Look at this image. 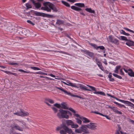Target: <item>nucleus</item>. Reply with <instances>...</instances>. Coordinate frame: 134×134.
Segmentation results:
<instances>
[{"instance_id": "nucleus-50", "label": "nucleus", "mask_w": 134, "mask_h": 134, "mask_svg": "<svg viewBox=\"0 0 134 134\" xmlns=\"http://www.w3.org/2000/svg\"><path fill=\"white\" fill-rule=\"evenodd\" d=\"M59 132L60 134H67L63 130H60Z\"/></svg>"}, {"instance_id": "nucleus-32", "label": "nucleus", "mask_w": 134, "mask_h": 134, "mask_svg": "<svg viewBox=\"0 0 134 134\" xmlns=\"http://www.w3.org/2000/svg\"><path fill=\"white\" fill-rule=\"evenodd\" d=\"M68 95H70L71 96H73V97H76L79 98L81 99L82 98V97L80 96H78V95H75L69 92V93H68Z\"/></svg>"}, {"instance_id": "nucleus-36", "label": "nucleus", "mask_w": 134, "mask_h": 134, "mask_svg": "<svg viewBox=\"0 0 134 134\" xmlns=\"http://www.w3.org/2000/svg\"><path fill=\"white\" fill-rule=\"evenodd\" d=\"M113 75L115 77H116L118 79H121L122 78V77L121 76H120L118 75H117L116 74H113Z\"/></svg>"}, {"instance_id": "nucleus-17", "label": "nucleus", "mask_w": 134, "mask_h": 134, "mask_svg": "<svg viewBox=\"0 0 134 134\" xmlns=\"http://www.w3.org/2000/svg\"><path fill=\"white\" fill-rule=\"evenodd\" d=\"M79 87L81 89L85 91H91V90L87 89V87L85 86L80 85L79 86Z\"/></svg>"}, {"instance_id": "nucleus-59", "label": "nucleus", "mask_w": 134, "mask_h": 134, "mask_svg": "<svg viewBox=\"0 0 134 134\" xmlns=\"http://www.w3.org/2000/svg\"><path fill=\"white\" fill-rule=\"evenodd\" d=\"M119 101H120L121 102L124 103H126V101H125L124 100H121V99H119L118 100Z\"/></svg>"}, {"instance_id": "nucleus-10", "label": "nucleus", "mask_w": 134, "mask_h": 134, "mask_svg": "<svg viewBox=\"0 0 134 134\" xmlns=\"http://www.w3.org/2000/svg\"><path fill=\"white\" fill-rule=\"evenodd\" d=\"M44 102L48 106L51 107V105L49 104L48 103V102L50 103L51 104H53L54 103V101L51 99L49 98H47L46 99Z\"/></svg>"}, {"instance_id": "nucleus-21", "label": "nucleus", "mask_w": 134, "mask_h": 134, "mask_svg": "<svg viewBox=\"0 0 134 134\" xmlns=\"http://www.w3.org/2000/svg\"><path fill=\"white\" fill-rule=\"evenodd\" d=\"M128 71H129V72H128V75L131 77H134V72H133L131 69H130L128 70Z\"/></svg>"}, {"instance_id": "nucleus-56", "label": "nucleus", "mask_w": 134, "mask_h": 134, "mask_svg": "<svg viewBox=\"0 0 134 134\" xmlns=\"http://www.w3.org/2000/svg\"><path fill=\"white\" fill-rule=\"evenodd\" d=\"M62 126L61 127L58 126V127H57V128L56 129V130L58 131V130H60L62 128Z\"/></svg>"}, {"instance_id": "nucleus-2", "label": "nucleus", "mask_w": 134, "mask_h": 134, "mask_svg": "<svg viewBox=\"0 0 134 134\" xmlns=\"http://www.w3.org/2000/svg\"><path fill=\"white\" fill-rule=\"evenodd\" d=\"M59 112L57 114V116L59 119L65 118L68 119L69 118V116L66 114V110L60 109L59 110Z\"/></svg>"}, {"instance_id": "nucleus-43", "label": "nucleus", "mask_w": 134, "mask_h": 134, "mask_svg": "<svg viewBox=\"0 0 134 134\" xmlns=\"http://www.w3.org/2000/svg\"><path fill=\"white\" fill-rule=\"evenodd\" d=\"M54 105L58 108H59L61 107V105L58 103H56L54 104Z\"/></svg>"}, {"instance_id": "nucleus-46", "label": "nucleus", "mask_w": 134, "mask_h": 134, "mask_svg": "<svg viewBox=\"0 0 134 134\" xmlns=\"http://www.w3.org/2000/svg\"><path fill=\"white\" fill-rule=\"evenodd\" d=\"M18 70L20 71L24 72V73H28L30 72V71H26L22 69H19Z\"/></svg>"}, {"instance_id": "nucleus-6", "label": "nucleus", "mask_w": 134, "mask_h": 134, "mask_svg": "<svg viewBox=\"0 0 134 134\" xmlns=\"http://www.w3.org/2000/svg\"><path fill=\"white\" fill-rule=\"evenodd\" d=\"M62 127L65 130V131H64L65 133L66 132L69 134H71L72 133V130L69 128L65 125L63 124Z\"/></svg>"}, {"instance_id": "nucleus-11", "label": "nucleus", "mask_w": 134, "mask_h": 134, "mask_svg": "<svg viewBox=\"0 0 134 134\" xmlns=\"http://www.w3.org/2000/svg\"><path fill=\"white\" fill-rule=\"evenodd\" d=\"M31 1L36 8L38 9L41 7V4L39 2L36 3L34 0H31Z\"/></svg>"}, {"instance_id": "nucleus-19", "label": "nucleus", "mask_w": 134, "mask_h": 134, "mask_svg": "<svg viewBox=\"0 0 134 134\" xmlns=\"http://www.w3.org/2000/svg\"><path fill=\"white\" fill-rule=\"evenodd\" d=\"M61 107L64 109H68V108L67 106V104L64 102L62 103L61 104Z\"/></svg>"}, {"instance_id": "nucleus-3", "label": "nucleus", "mask_w": 134, "mask_h": 134, "mask_svg": "<svg viewBox=\"0 0 134 134\" xmlns=\"http://www.w3.org/2000/svg\"><path fill=\"white\" fill-rule=\"evenodd\" d=\"M66 124L68 125H70L72 128L76 129L79 126L76 124H74L73 122L71 120H68L66 121Z\"/></svg>"}, {"instance_id": "nucleus-9", "label": "nucleus", "mask_w": 134, "mask_h": 134, "mask_svg": "<svg viewBox=\"0 0 134 134\" xmlns=\"http://www.w3.org/2000/svg\"><path fill=\"white\" fill-rule=\"evenodd\" d=\"M19 33L21 34L26 35L28 31L24 28H20L19 30Z\"/></svg>"}, {"instance_id": "nucleus-18", "label": "nucleus", "mask_w": 134, "mask_h": 134, "mask_svg": "<svg viewBox=\"0 0 134 134\" xmlns=\"http://www.w3.org/2000/svg\"><path fill=\"white\" fill-rule=\"evenodd\" d=\"M80 118L82 119L84 123H88L90 122V120L86 118L81 116L80 117Z\"/></svg>"}, {"instance_id": "nucleus-1", "label": "nucleus", "mask_w": 134, "mask_h": 134, "mask_svg": "<svg viewBox=\"0 0 134 134\" xmlns=\"http://www.w3.org/2000/svg\"><path fill=\"white\" fill-rule=\"evenodd\" d=\"M44 7L41 8V9L44 10L48 12H51V10L53 12H57L58 10V9L56 8L52 3L49 2H44L43 3Z\"/></svg>"}, {"instance_id": "nucleus-31", "label": "nucleus", "mask_w": 134, "mask_h": 134, "mask_svg": "<svg viewBox=\"0 0 134 134\" xmlns=\"http://www.w3.org/2000/svg\"><path fill=\"white\" fill-rule=\"evenodd\" d=\"M75 132L77 133H82L81 127L78 129L75 130Z\"/></svg>"}, {"instance_id": "nucleus-22", "label": "nucleus", "mask_w": 134, "mask_h": 134, "mask_svg": "<svg viewBox=\"0 0 134 134\" xmlns=\"http://www.w3.org/2000/svg\"><path fill=\"white\" fill-rule=\"evenodd\" d=\"M53 51V52H55V53L56 52H59L60 53H62L66 54H67L68 55H70L67 52H63V51H51V50H49V51Z\"/></svg>"}, {"instance_id": "nucleus-45", "label": "nucleus", "mask_w": 134, "mask_h": 134, "mask_svg": "<svg viewBox=\"0 0 134 134\" xmlns=\"http://www.w3.org/2000/svg\"><path fill=\"white\" fill-rule=\"evenodd\" d=\"M18 70L20 71L24 72V73H28L30 72V71H26L22 69H19Z\"/></svg>"}, {"instance_id": "nucleus-4", "label": "nucleus", "mask_w": 134, "mask_h": 134, "mask_svg": "<svg viewBox=\"0 0 134 134\" xmlns=\"http://www.w3.org/2000/svg\"><path fill=\"white\" fill-rule=\"evenodd\" d=\"M109 38L110 41L111 43L116 44H119V41L117 39L113 37L112 36H109Z\"/></svg>"}, {"instance_id": "nucleus-28", "label": "nucleus", "mask_w": 134, "mask_h": 134, "mask_svg": "<svg viewBox=\"0 0 134 134\" xmlns=\"http://www.w3.org/2000/svg\"><path fill=\"white\" fill-rule=\"evenodd\" d=\"M62 3L64 4V5H65L66 6L68 7H70V5L67 2L64 1H62Z\"/></svg>"}, {"instance_id": "nucleus-30", "label": "nucleus", "mask_w": 134, "mask_h": 134, "mask_svg": "<svg viewBox=\"0 0 134 134\" xmlns=\"http://www.w3.org/2000/svg\"><path fill=\"white\" fill-rule=\"evenodd\" d=\"M125 104H127L128 105L131 107H133V106L134 107V104L130 102L126 101Z\"/></svg>"}, {"instance_id": "nucleus-16", "label": "nucleus", "mask_w": 134, "mask_h": 134, "mask_svg": "<svg viewBox=\"0 0 134 134\" xmlns=\"http://www.w3.org/2000/svg\"><path fill=\"white\" fill-rule=\"evenodd\" d=\"M12 128H14L16 130L20 131H23V129L22 127H20L19 125L17 124H15L14 126L12 127Z\"/></svg>"}, {"instance_id": "nucleus-24", "label": "nucleus", "mask_w": 134, "mask_h": 134, "mask_svg": "<svg viewBox=\"0 0 134 134\" xmlns=\"http://www.w3.org/2000/svg\"><path fill=\"white\" fill-rule=\"evenodd\" d=\"M93 93L96 94H99L103 96H105V94L104 92L100 91L95 92H93Z\"/></svg>"}, {"instance_id": "nucleus-13", "label": "nucleus", "mask_w": 134, "mask_h": 134, "mask_svg": "<svg viewBox=\"0 0 134 134\" xmlns=\"http://www.w3.org/2000/svg\"><path fill=\"white\" fill-rule=\"evenodd\" d=\"M21 116L24 117L29 116V113L27 112L21 110Z\"/></svg>"}, {"instance_id": "nucleus-48", "label": "nucleus", "mask_w": 134, "mask_h": 134, "mask_svg": "<svg viewBox=\"0 0 134 134\" xmlns=\"http://www.w3.org/2000/svg\"><path fill=\"white\" fill-rule=\"evenodd\" d=\"M51 108L54 111V113H56L57 111L58 110L56 108L54 107H52Z\"/></svg>"}, {"instance_id": "nucleus-7", "label": "nucleus", "mask_w": 134, "mask_h": 134, "mask_svg": "<svg viewBox=\"0 0 134 134\" xmlns=\"http://www.w3.org/2000/svg\"><path fill=\"white\" fill-rule=\"evenodd\" d=\"M66 81V82H65L62 81V82L65 85L70 86L72 87L77 88V86L76 85L75 83H72L68 80Z\"/></svg>"}, {"instance_id": "nucleus-53", "label": "nucleus", "mask_w": 134, "mask_h": 134, "mask_svg": "<svg viewBox=\"0 0 134 134\" xmlns=\"http://www.w3.org/2000/svg\"><path fill=\"white\" fill-rule=\"evenodd\" d=\"M9 65H18V64L16 63H9Z\"/></svg>"}, {"instance_id": "nucleus-51", "label": "nucleus", "mask_w": 134, "mask_h": 134, "mask_svg": "<svg viewBox=\"0 0 134 134\" xmlns=\"http://www.w3.org/2000/svg\"><path fill=\"white\" fill-rule=\"evenodd\" d=\"M68 109L69 110H70V111H71L73 113H75V110H74L72 108H69Z\"/></svg>"}, {"instance_id": "nucleus-52", "label": "nucleus", "mask_w": 134, "mask_h": 134, "mask_svg": "<svg viewBox=\"0 0 134 134\" xmlns=\"http://www.w3.org/2000/svg\"><path fill=\"white\" fill-rule=\"evenodd\" d=\"M27 22L28 23L30 24L33 25H35V24L33 23L30 20H28L27 21Z\"/></svg>"}, {"instance_id": "nucleus-15", "label": "nucleus", "mask_w": 134, "mask_h": 134, "mask_svg": "<svg viewBox=\"0 0 134 134\" xmlns=\"http://www.w3.org/2000/svg\"><path fill=\"white\" fill-rule=\"evenodd\" d=\"M126 44L129 46H134V42L128 39V41H127Z\"/></svg>"}, {"instance_id": "nucleus-26", "label": "nucleus", "mask_w": 134, "mask_h": 134, "mask_svg": "<svg viewBox=\"0 0 134 134\" xmlns=\"http://www.w3.org/2000/svg\"><path fill=\"white\" fill-rule=\"evenodd\" d=\"M75 5L80 7H84L85 6L84 4L82 3H77L75 4Z\"/></svg>"}, {"instance_id": "nucleus-12", "label": "nucleus", "mask_w": 134, "mask_h": 134, "mask_svg": "<svg viewBox=\"0 0 134 134\" xmlns=\"http://www.w3.org/2000/svg\"><path fill=\"white\" fill-rule=\"evenodd\" d=\"M109 107L112 110H113L114 112L117 114H122V113L120 111H119L116 108H115L114 107H111L110 106H109Z\"/></svg>"}, {"instance_id": "nucleus-33", "label": "nucleus", "mask_w": 134, "mask_h": 134, "mask_svg": "<svg viewBox=\"0 0 134 134\" xmlns=\"http://www.w3.org/2000/svg\"><path fill=\"white\" fill-rule=\"evenodd\" d=\"M63 21L62 20H58L56 22V24L58 25H60L63 23Z\"/></svg>"}, {"instance_id": "nucleus-54", "label": "nucleus", "mask_w": 134, "mask_h": 134, "mask_svg": "<svg viewBox=\"0 0 134 134\" xmlns=\"http://www.w3.org/2000/svg\"><path fill=\"white\" fill-rule=\"evenodd\" d=\"M45 78L46 79L44 80H46V81L47 80V79H49L51 80H54V79H52V78H49L48 77H45Z\"/></svg>"}, {"instance_id": "nucleus-47", "label": "nucleus", "mask_w": 134, "mask_h": 134, "mask_svg": "<svg viewBox=\"0 0 134 134\" xmlns=\"http://www.w3.org/2000/svg\"><path fill=\"white\" fill-rule=\"evenodd\" d=\"M91 45L93 47H94L97 50L98 49V47L97 46H96L95 44H91Z\"/></svg>"}, {"instance_id": "nucleus-60", "label": "nucleus", "mask_w": 134, "mask_h": 134, "mask_svg": "<svg viewBox=\"0 0 134 134\" xmlns=\"http://www.w3.org/2000/svg\"><path fill=\"white\" fill-rule=\"evenodd\" d=\"M73 115L74 116H76V117H79L80 118V116L78 114H75V113H74L73 114Z\"/></svg>"}, {"instance_id": "nucleus-37", "label": "nucleus", "mask_w": 134, "mask_h": 134, "mask_svg": "<svg viewBox=\"0 0 134 134\" xmlns=\"http://www.w3.org/2000/svg\"><path fill=\"white\" fill-rule=\"evenodd\" d=\"M121 39L123 40H125L126 41H128V39L126 37L124 36H121Z\"/></svg>"}, {"instance_id": "nucleus-14", "label": "nucleus", "mask_w": 134, "mask_h": 134, "mask_svg": "<svg viewBox=\"0 0 134 134\" xmlns=\"http://www.w3.org/2000/svg\"><path fill=\"white\" fill-rule=\"evenodd\" d=\"M55 88L59 89L62 91L65 94L67 95L68 94V93H69V92H67L66 90H64V89L62 87H57V86H55Z\"/></svg>"}, {"instance_id": "nucleus-41", "label": "nucleus", "mask_w": 134, "mask_h": 134, "mask_svg": "<svg viewBox=\"0 0 134 134\" xmlns=\"http://www.w3.org/2000/svg\"><path fill=\"white\" fill-rule=\"evenodd\" d=\"M75 119L77 120L76 122L77 123L80 125L81 124L82 121L81 120L78 118H76Z\"/></svg>"}, {"instance_id": "nucleus-23", "label": "nucleus", "mask_w": 134, "mask_h": 134, "mask_svg": "<svg viewBox=\"0 0 134 134\" xmlns=\"http://www.w3.org/2000/svg\"><path fill=\"white\" fill-rule=\"evenodd\" d=\"M34 13L37 16H42V14H44V13H41L37 11H35L34 12Z\"/></svg>"}, {"instance_id": "nucleus-34", "label": "nucleus", "mask_w": 134, "mask_h": 134, "mask_svg": "<svg viewBox=\"0 0 134 134\" xmlns=\"http://www.w3.org/2000/svg\"><path fill=\"white\" fill-rule=\"evenodd\" d=\"M86 53L90 57H92L93 55V54L92 53L87 51L86 52Z\"/></svg>"}, {"instance_id": "nucleus-64", "label": "nucleus", "mask_w": 134, "mask_h": 134, "mask_svg": "<svg viewBox=\"0 0 134 134\" xmlns=\"http://www.w3.org/2000/svg\"><path fill=\"white\" fill-rule=\"evenodd\" d=\"M27 121L29 122H32V120H31V119H29L28 118H27L26 119Z\"/></svg>"}, {"instance_id": "nucleus-63", "label": "nucleus", "mask_w": 134, "mask_h": 134, "mask_svg": "<svg viewBox=\"0 0 134 134\" xmlns=\"http://www.w3.org/2000/svg\"><path fill=\"white\" fill-rule=\"evenodd\" d=\"M42 73H43V72L41 71H39V72H37L35 73V74H42Z\"/></svg>"}, {"instance_id": "nucleus-49", "label": "nucleus", "mask_w": 134, "mask_h": 134, "mask_svg": "<svg viewBox=\"0 0 134 134\" xmlns=\"http://www.w3.org/2000/svg\"><path fill=\"white\" fill-rule=\"evenodd\" d=\"M98 48H99L100 49H102V50H104L105 49V48L104 47L102 46H98Z\"/></svg>"}, {"instance_id": "nucleus-44", "label": "nucleus", "mask_w": 134, "mask_h": 134, "mask_svg": "<svg viewBox=\"0 0 134 134\" xmlns=\"http://www.w3.org/2000/svg\"><path fill=\"white\" fill-rule=\"evenodd\" d=\"M1 70L4 72H5V73H6L8 75H9L10 74H12V72H10L9 71H4L3 70Z\"/></svg>"}, {"instance_id": "nucleus-40", "label": "nucleus", "mask_w": 134, "mask_h": 134, "mask_svg": "<svg viewBox=\"0 0 134 134\" xmlns=\"http://www.w3.org/2000/svg\"><path fill=\"white\" fill-rule=\"evenodd\" d=\"M21 111L20 112L17 111V112L13 113L14 114L18 116H21Z\"/></svg>"}, {"instance_id": "nucleus-62", "label": "nucleus", "mask_w": 134, "mask_h": 134, "mask_svg": "<svg viewBox=\"0 0 134 134\" xmlns=\"http://www.w3.org/2000/svg\"><path fill=\"white\" fill-rule=\"evenodd\" d=\"M125 33L126 32H125V31H124L123 30H121L120 32L122 34H124V35L125 34Z\"/></svg>"}, {"instance_id": "nucleus-35", "label": "nucleus", "mask_w": 134, "mask_h": 134, "mask_svg": "<svg viewBox=\"0 0 134 134\" xmlns=\"http://www.w3.org/2000/svg\"><path fill=\"white\" fill-rule=\"evenodd\" d=\"M30 68L31 69L35 70H40V69L39 68L35 67H31Z\"/></svg>"}, {"instance_id": "nucleus-39", "label": "nucleus", "mask_w": 134, "mask_h": 134, "mask_svg": "<svg viewBox=\"0 0 134 134\" xmlns=\"http://www.w3.org/2000/svg\"><path fill=\"white\" fill-rule=\"evenodd\" d=\"M26 6L27 9L31 8L32 7V6L29 3H26Z\"/></svg>"}, {"instance_id": "nucleus-57", "label": "nucleus", "mask_w": 134, "mask_h": 134, "mask_svg": "<svg viewBox=\"0 0 134 134\" xmlns=\"http://www.w3.org/2000/svg\"><path fill=\"white\" fill-rule=\"evenodd\" d=\"M99 68L103 71H104V68L102 65H101V66L99 67Z\"/></svg>"}, {"instance_id": "nucleus-20", "label": "nucleus", "mask_w": 134, "mask_h": 134, "mask_svg": "<svg viewBox=\"0 0 134 134\" xmlns=\"http://www.w3.org/2000/svg\"><path fill=\"white\" fill-rule=\"evenodd\" d=\"M71 8L72 9L76 11H79L81 10V8L76 7L75 6H72L71 7Z\"/></svg>"}, {"instance_id": "nucleus-8", "label": "nucleus", "mask_w": 134, "mask_h": 134, "mask_svg": "<svg viewBox=\"0 0 134 134\" xmlns=\"http://www.w3.org/2000/svg\"><path fill=\"white\" fill-rule=\"evenodd\" d=\"M86 126L89 129L93 130L96 129L97 126L94 123L91 122L86 125Z\"/></svg>"}, {"instance_id": "nucleus-25", "label": "nucleus", "mask_w": 134, "mask_h": 134, "mask_svg": "<svg viewBox=\"0 0 134 134\" xmlns=\"http://www.w3.org/2000/svg\"><path fill=\"white\" fill-rule=\"evenodd\" d=\"M86 11L91 13H94V10H92L91 8H87L85 9Z\"/></svg>"}, {"instance_id": "nucleus-27", "label": "nucleus", "mask_w": 134, "mask_h": 134, "mask_svg": "<svg viewBox=\"0 0 134 134\" xmlns=\"http://www.w3.org/2000/svg\"><path fill=\"white\" fill-rule=\"evenodd\" d=\"M115 134H126V133L123 132L120 130H117Z\"/></svg>"}, {"instance_id": "nucleus-42", "label": "nucleus", "mask_w": 134, "mask_h": 134, "mask_svg": "<svg viewBox=\"0 0 134 134\" xmlns=\"http://www.w3.org/2000/svg\"><path fill=\"white\" fill-rule=\"evenodd\" d=\"M87 86L91 89L90 90H91V91L92 90L95 91H96L95 88L94 87L89 85H87Z\"/></svg>"}, {"instance_id": "nucleus-55", "label": "nucleus", "mask_w": 134, "mask_h": 134, "mask_svg": "<svg viewBox=\"0 0 134 134\" xmlns=\"http://www.w3.org/2000/svg\"><path fill=\"white\" fill-rule=\"evenodd\" d=\"M95 60L97 64L101 63V62L99 61V59L97 58H96Z\"/></svg>"}, {"instance_id": "nucleus-61", "label": "nucleus", "mask_w": 134, "mask_h": 134, "mask_svg": "<svg viewBox=\"0 0 134 134\" xmlns=\"http://www.w3.org/2000/svg\"><path fill=\"white\" fill-rule=\"evenodd\" d=\"M120 74L121 75H124V73L123 72L122 69H121L120 70Z\"/></svg>"}, {"instance_id": "nucleus-38", "label": "nucleus", "mask_w": 134, "mask_h": 134, "mask_svg": "<svg viewBox=\"0 0 134 134\" xmlns=\"http://www.w3.org/2000/svg\"><path fill=\"white\" fill-rule=\"evenodd\" d=\"M45 15V16L46 17L49 18H52L53 17V15H50L49 14H44Z\"/></svg>"}, {"instance_id": "nucleus-5", "label": "nucleus", "mask_w": 134, "mask_h": 134, "mask_svg": "<svg viewBox=\"0 0 134 134\" xmlns=\"http://www.w3.org/2000/svg\"><path fill=\"white\" fill-rule=\"evenodd\" d=\"M86 125H82L81 127V132H83L82 134H88L89 132L87 129Z\"/></svg>"}, {"instance_id": "nucleus-29", "label": "nucleus", "mask_w": 134, "mask_h": 134, "mask_svg": "<svg viewBox=\"0 0 134 134\" xmlns=\"http://www.w3.org/2000/svg\"><path fill=\"white\" fill-rule=\"evenodd\" d=\"M120 67H121L120 66H116L115 68V69L114 70V72L116 73H118V70L120 69Z\"/></svg>"}, {"instance_id": "nucleus-58", "label": "nucleus", "mask_w": 134, "mask_h": 134, "mask_svg": "<svg viewBox=\"0 0 134 134\" xmlns=\"http://www.w3.org/2000/svg\"><path fill=\"white\" fill-rule=\"evenodd\" d=\"M119 107H124V108H126V107H125V106L123 105L120 104V105H119Z\"/></svg>"}]
</instances>
